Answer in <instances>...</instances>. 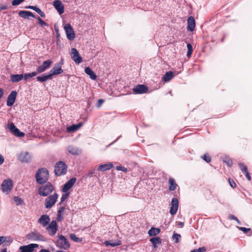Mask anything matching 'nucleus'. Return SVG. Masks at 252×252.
<instances>
[{"label": "nucleus", "instance_id": "nucleus-1", "mask_svg": "<svg viewBox=\"0 0 252 252\" xmlns=\"http://www.w3.org/2000/svg\"><path fill=\"white\" fill-rule=\"evenodd\" d=\"M48 171L45 168H41L37 170L35 174L36 182L40 185L45 183L48 180Z\"/></svg>", "mask_w": 252, "mask_h": 252}, {"label": "nucleus", "instance_id": "nucleus-2", "mask_svg": "<svg viewBox=\"0 0 252 252\" xmlns=\"http://www.w3.org/2000/svg\"><path fill=\"white\" fill-rule=\"evenodd\" d=\"M54 171L58 176L64 175L67 171V165L63 161H60L56 164Z\"/></svg>", "mask_w": 252, "mask_h": 252}, {"label": "nucleus", "instance_id": "nucleus-3", "mask_svg": "<svg viewBox=\"0 0 252 252\" xmlns=\"http://www.w3.org/2000/svg\"><path fill=\"white\" fill-rule=\"evenodd\" d=\"M54 187L52 185L48 183L45 185L40 187L38 189V193L42 196H46L52 192Z\"/></svg>", "mask_w": 252, "mask_h": 252}, {"label": "nucleus", "instance_id": "nucleus-4", "mask_svg": "<svg viewBox=\"0 0 252 252\" xmlns=\"http://www.w3.org/2000/svg\"><path fill=\"white\" fill-rule=\"evenodd\" d=\"M13 188V181L11 179H5L3 181L1 185L2 191L7 194L9 193Z\"/></svg>", "mask_w": 252, "mask_h": 252}, {"label": "nucleus", "instance_id": "nucleus-5", "mask_svg": "<svg viewBox=\"0 0 252 252\" xmlns=\"http://www.w3.org/2000/svg\"><path fill=\"white\" fill-rule=\"evenodd\" d=\"M57 246L63 250H67L70 247V244L67 239L63 235L59 236V240L57 241Z\"/></svg>", "mask_w": 252, "mask_h": 252}, {"label": "nucleus", "instance_id": "nucleus-6", "mask_svg": "<svg viewBox=\"0 0 252 252\" xmlns=\"http://www.w3.org/2000/svg\"><path fill=\"white\" fill-rule=\"evenodd\" d=\"M27 238L32 241H45L46 239L39 233L35 232H32L27 235Z\"/></svg>", "mask_w": 252, "mask_h": 252}, {"label": "nucleus", "instance_id": "nucleus-7", "mask_svg": "<svg viewBox=\"0 0 252 252\" xmlns=\"http://www.w3.org/2000/svg\"><path fill=\"white\" fill-rule=\"evenodd\" d=\"M58 197V194L54 193L52 195H50L45 199V206L47 209L51 208L56 202Z\"/></svg>", "mask_w": 252, "mask_h": 252}, {"label": "nucleus", "instance_id": "nucleus-8", "mask_svg": "<svg viewBox=\"0 0 252 252\" xmlns=\"http://www.w3.org/2000/svg\"><path fill=\"white\" fill-rule=\"evenodd\" d=\"M64 29L65 30L66 37L68 40H73L75 38L74 32L69 24H66L64 25Z\"/></svg>", "mask_w": 252, "mask_h": 252}, {"label": "nucleus", "instance_id": "nucleus-9", "mask_svg": "<svg viewBox=\"0 0 252 252\" xmlns=\"http://www.w3.org/2000/svg\"><path fill=\"white\" fill-rule=\"evenodd\" d=\"M71 56L72 60L77 64L82 62V57L79 55V52L75 48H72L71 50Z\"/></svg>", "mask_w": 252, "mask_h": 252}, {"label": "nucleus", "instance_id": "nucleus-10", "mask_svg": "<svg viewBox=\"0 0 252 252\" xmlns=\"http://www.w3.org/2000/svg\"><path fill=\"white\" fill-rule=\"evenodd\" d=\"M52 62L50 60H47L44 61L42 65L39 66L37 69L36 71L38 73H41L45 71L51 66Z\"/></svg>", "mask_w": 252, "mask_h": 252}, {"label": "nucleus", "instance_id": "nucleus-11", "mask_svg": "<svg viewBox=\"0 0 252 252\" xmlns=\"http://www.w3.org/2000/svg\"><path fill=\"white\" fill-rule=\"evenodd\" d=\"M37 244H30L28 245L21 246L19 248L20 252H32L35 248H38Z\"/></svg>", "mask_w": 252, "mask_h": 252}, {"label": "nucleus", "instance_id": "nucleus-12", "mask_svg": "<svg viewBox=\"0 0 252 252\" xmlns=\"http://www.w3.org/2000/svg\"><path fill=\"white\" fill-rule=\"evenodd\" d=\"M136 94H143L148 91V88L144 85H137L132 89Z\"/></svg>", "mask_w": 252, "mask_h": 252}, {"label": "nucleus", "instance_id": "nucleus-13", "mask_svg": "<svg viewBox=\"0 0 252 252\" xmlns=\"http://www.w3.org/2000/svg\"><path fill=\"white\" fill-rule=\"evenodd\" d=\"M8 128L10 130V131L16 136L22 137L25 135V133L21 132L19 129L15 126L13 123L9 124Z\"/></svg>", "mask_w": 252, "mask_h": 252}, {"label": "nucleus", "instance_id": "nucleus-14", "mask_svg": "<svg viewBox=\"0 0 252 252\" xmlns=\"http://www.w3.org/2000/svg\"><path fill=\"white\" fill-rule=\"evenodd\" d=\"M179 205V201L176 198H173L171 201V207L170 209V213L172 215H174L176 214Z\"/></svg>", "mask_w": 252, "mask_h": 252}, {"label": "nucleus", "instance_id": "nucleus-15", "mask_svg": "<svg viewBox=\"0 0 252 252\" xmlns=\"http://www.w3.org/2000/svg\"><path fill=\"white\" fill-rule=\"evenodd\" d=\"M17 96V92L15 91H12L9 95L8 96L6 101V104L8 106H12L15 101Z\"/></svg>", "mask_w": 252, "mask_h": 252}, {"label": "nucleus", "instance_id": "nucleus-16", "mask_svg": "<svg viewBox=\"0 0 252 252\" xmlns=\"http://www.w3.org/2000/svg\"><path fill=\"white\" fill-rule=\"evenodd\" d=\"M30 154L26 152H23L19 154L18 156V159L23 162H28L31 159Z\"/></svg>", "mask_w": 252, "mask_h": 252}, {"label": "nucleus", "instance_id": "nucleus-17", "mask_svg": "<svg viewBox=\"0 0 252 252\" xmlns=\"http://www.w3.org/2000/svg\"><path fill=\"white\" fill-rule=\"evenodd\" d=\"M76 181V179L75 177L71 178L68 181H67L64 185L62 189V190L63 192H66L69 189H70L73 185L75 184Z\"/></svg>", "mask_w": 252, "mask_h": 252}, {"label": "nucleus", "instance_id": "nucleus-18", "mask_svg": "<svg viewBox=\"0 0 252 252\" xmlns=\"http://www.w3.org/2000/svg\"><path fill=\"white\" fill-rule=\"evenodd\" d=\"M47 229L49 231V233L51 235L53 236L55 235L57 231V224L56 221L52 220L47 227Z\"/></svg>", "mask_w": 252, "mask_h": 252}, {"label": "nucleus", "instance_id": "nucleus-19", "mask_svg": "<svg viewBox=\"0 0 252 252\" xmlns=\"http://www.w3.org/2000/svg\"><path fill=\"white\" fill-rule=\"evenodd\" d=\"M53 5L58 11L59 14H62L64 12V6L63 4L61 1L59 0H56L53 2Z\"/></svg>", "mask_w": 252, "mask_h": 252}, {"label": "nucleus", "instance_id": "nucleus-20", "mask_svg": "<svg viewBox=\"0 0 252 252\" xmlns=\"http://www.w3.org/2000/svg\"><path fill=\"white\" fill-rule=\"evenodd\" d=\"M187 30L188 31L192 32L195 27V21L193 17H189L187 20Z\"/></svg>", "mask_w": 252, "mask_h": 252}, {"label": "nucleus", "instance_id": "nucleus-21", "mask_svg": "<svg viewBox=\"0 0 252 252\" xmlns=\"http://www.w3.org/2000/svg\"><path fill=\"white\" fill-rule=\"evenodd\" d=\"M67 150L70 154L73 155H79L81 153V150L77 147L70 145L67 147Z\"/></svg>", "mask_w": 252, "mask_h": 252}, {"label": "nucleus", "instance_id": "nucleus-22", "mask_svg": "<svg viewBox=\"0 0 252 252\" xmlns=\"http://www.w3.org/2000/svg\"><path fill=\"white\" fill-rule=\"evenodd\" d=\"M52 76L53 75H58L63 72V70L62 67L57 65L56 63L54 66L49 71Z\"/></svg>", "mask_w": 252, "mask_h": 252}, {"label": "nucleus", "instance_id": "nucleus-23", "mask_svg": "<svg viewBox=\"0 0 252 252\" xmlns=\"http://www.w3.org/2000/svg\"><path fill=\"white\" fill-rule=\"evenodd\" d=\"M50 220V217L47 215H43L38 219V222L42 224L43 226H46Z\"/></svg>", "mask_w": 252, "mask_h": 252}, {"label": "nucleus", "instance_id": "nucleus-24", "mask_svg": "<svg viewBox=\"0 0 252 252\" xmlns=\"http://www.w3.org/2000/svg\"><path fill=\"white\" fill-rule=\"evenodd\" d=\"M52 75L49 72L48 74H43L41 76H38L36 77L37 80L41 83L46 82L48 80H50L52 79Z\"/></svg>", "mask_w": 252, "mask_h": 252}, {"label": "nucleus", "instance_id": "nucleus-25", "mask_svg": "<svg viewBox=\"0 0 252 252\" xmlns=\"http://www.w3.org/2000/svg\"><path fill=\"white\" fill-rule=\"evenodd\" d=\"M150 241L152 243L154 249L157 248L158 245L161 244V239L159 237H152L150 239Z\"/></svg>", "mask_w": 252, "mask_h": 252}, {"label": "nucleus", "instance_id": "nucleus-26", "mask_svg": "<svg viewBox=\"0 0 252 252\" xmlns=\"http://www.w3.org/2000/svg\"><path fill=\"white\" fill-rule=\"evenodd\" d=\"M113 165L112 163H105L103 164H100L97 168V170L100 171H104L107 170H109L112 168Z\"/></svg>", "mask_w": 252, "mask_h": 252}, {"label": "nucleus", "instance_id": "nucleus-27", "mask_svg": "<svg viewBox=\"0 0 252 252\" xmlns=\"http://www.w3.org/2000/svg\"><path fill=\"white\" fill-rule=\"evenodd\" d=\"M104 244L107 247H114L120 245L121 244V242L119 240L116 241L113 240H109L105 241L104 242Z\"/></svg>", "mask_w": 252, "mask_h": 252}, {"label": "nucleus", "instance_id": "nucleus-28", "mask_svg": "<svg viewBox=\"0 0 252 252\" xmlns=\"http://www.w3.org/2000/svg\"><path fill=\"white\" fill-rule=\"evenodd\" d=\"M85 72L90 76V78L92 80H95L96 79V75L94 72V71L90 67H86L85 68Z\"/></svg>", "mask_w": 252, "mask_h": 252}, {"label": "nucleus", "instance_id": "nucleus-29", "mask_svg": "<svg viewBox=\"0 0 252 252\" xmlns=\"http://www.w3.org/2000/svg\"><path fill=\"white\" fill-rule=\"evenodd\" d=\"M24 78L23 74H12L10 76L11 81L13 83L19 82Z\"/></svg>", "mask_w": 252, "mask_h": 252}, {"label": "nucleus", "instance_id": "nucleus-30", "mask_svg": "<svg viewBox=\"0 0 252 252\" xmlns=\"http://www.w3.org/2000/svg\"><path fill=\"white\" fill-rule=\"evenodd\" d=\"M160 232L159 228L152 227L148 231L150 236H155L158 235Z\"/></svg>", "mask_w": 252, "mask_h": 252}, {"label": "nucleus", "instance_id": "nucleus-31", "mask_svg": "<svg viewBox=\"0 0 252 252\" xmlns=\"http://www.w3.org/2000/svg\"><path fill=\"white\" fill-rule=\"evenodd\" d=\"M169 190L170 191H174L176 189L177 187V185L175 183V181L174 179L172 178H170L169 179Z\"/></svg>", "mask_w": 252, "mask_h": 252}, {"label": "nucleus", "instance_id": "nucleus-32", "mask_svg": "<svg viewBox=\"0 0 252 252\" xmlns=\"http://www.w3.org/2000/svg\"><path fill=\"white\" fill-rule=\"evenodd\" d=\"M173 74L172 71L167 72L162 77V80L164 82H168L172 79L173 77Z\"/></svg>", "mask_w": 252, "mask_h": 252}, {"label": "nucleus", "instance_id": "nucleus-33", "mask_svg": "<svg viewBox=\"0 0 252 252\" xmlns=\"http://www.w3.org/2000/svg\"><path fill=\"white\" fill-rule=\"evenodd\" d=\"M64 210V207H61L58 211V217L57 220L58 221H61L63 220V217L62 214Z\"/></svg>", "mask_w": 252, "mask_h": 252}, {"label": "nucleus", "instance_id": "nucleus-34", "mask_svg": "<svg viewBox=\"0 0 252 252\" xmlns=\"http://www.w3.org/2000/svg\"><path fill=\"white\" fill-rule=\"evenodd\" d=\"M37 73H38L37 72V71L32 72L29 73H26L24 75V78L25 80H27L30 78L35 76V75H36Z\"/></svg>", "mask_w": 252, "mask_h": 252}, {"label": "nucleus", "instance_id": "nucleus-35", "mask_svg": "<svg viewBox=\"0 0 252 252\" xmlns=\"http://www.w3.org/2000/svg\"><path fill=\"white\" fill-rule=\"evenodd\" d=\"M26 8H30V9H32L34 10L39 15H40V16H44L43 13L41 11V10L39 8H37L36 6H29L28 7H27Z\"/></svg>", "mask_w": 252, "mask_h": 252}, {"label": "nucleus", "instance_id": "nucleus-36", "mask_svg": "<svg viewBox=\"0 0 252 252\" xmlns=\"http://www.w3.org/2000/svg\"><path fill=\"white\" fill-rule=\"evenodd\" d=\"M70 238L72 240L76 242H81L82 241V238L77 237L75 234H71Z\"/></svg>", "mask_w": 252, "mask_h": 252}, {"label": "nucleus", "instance_id": "nucleus-37", "mask_svg": "<svg viewBox=\"0 0 252 252\" xmlns=\"http://www.w3.org/2000/svg\"><path fill=\"white\" fill-rule=\"evenodd\" d=\"M187 48H188V52L187 56L189 58L192 52V46L190 43L187 44Z\"/></svg>", "mask_w": 252, "mask_h": 252}, {"label": "nucleus", "instance_id": "nucleus-38", "mask_svg": "<svg viewBox=\"0 0 252 252\" xmlns=\"http://www.w3.org/2000/svg\"><path fill=\"white\" fill-rule=\"evenodd\" d=\"M18 14L19 16H34L31 12L27 11H20Z\"/></svg>", "mask_w": 252, "mask_h": 252}, {"label": "nucleus", "instance_id": "nucleus-39", "mask_svg": "<svg viewBox=\"0 0 252 252\" xmlns=\"http://www.w3.org/2000/svg\"><path fill=\"white\" fill-rule=\"evenodd\" d=\"M77 126L76 125H72L67 127V131L68 132H74L77 130Z\"/></svg>", "mask_w": 252, "mask_h": 252}, {"label": "nucleus", "instance_id": "nucleus-40", "mask_svg": "<svg viewBox=\"0 0 252 252\" xmlns=\"http://www.w3.org/2000/svg\"><path fill=\"white\" fill-rule=\"evenodd\" d=\"M239 166L242 172L244 174L248 172L247 166H245L243 163H240L239 164Z\"/></svg>", "mask_w": 252, "mask_h": 252}, {"label": "nucleus", "instance_id": "nucleus-41", "mask_svg": "<svg viewBox=\"0 0 252 252\" xmlns=\"http://www.w3.org/2000/svg\"><path fill=\"white\" fill-rule=\"evenodd\" d=\"M181 235L177 233H174L172 236V239L173 241H175V243H178L179 239L181 238Z\"/></svg>", "mask_w": 252, "mask_h": 252}, {"label": "nucleus", "instance_id": "nucleus-42", "mask_svg": "<svg viewBox=\"0 0 252 252\" xmlns=\"http://www.w3.org/2000/svg\"><path fill=\"white\" fill-rule=\"evenodd\" d=\"M14 200L17 205L21 204L23 203V200L18 196H15Z\"/></svg>", "mask_w": 252, "mask_h": 252}, {"label": "nucleus", "instance_id": "nucleus-43", "mask_svg": "<svg viewBox=\"0 0 252 252\" xmlns=\"http://www.w3.org/2000/svg\"><path fill=\"white\" fill-rule=\"evenodd\" d=\"M223 161L228 165L229 167H231L232 165V159L228 158H226Z\"/></svg>", "mask_w": 252, "mask_h": 252}, {"label": "nucleus", "instance_id": "nucleus-44", "mask_svg": "<svg viewBox=\"0 0 252 252\" xmlns=\"http://www.w3.org/2000/svg\"><path fill=\"white\" fill-rule=\"evenodd\" d=\"M202 158H203V160H204L205 161H206L207 163H209L211 161V157H210L207 154H205L202 157Z\"/></svg>", "mask_w": 252, "mask_h": 252}, {"label": "nucleus", "instance_id": "nucleus-45", "mask_svg": "<svg viewBox=\"0 0 252 252\" xmlns=\"http://www.w3.org/2000/svg\"><path fill=\"white\" fill-rule=\"evenodd\" d=\"M65 193H63L62 194V197L61 198V202L60 204H61L62 202H63L65 199H66L69 195L68 192H64Z\"/></svg>", "mask_w": 252, "mask_h": 252}, {"label": "nucleus", "instance_id": "nucleus-46", "mask_svg": "<svg viewBox=\"0 0 252 252\" xmlns=\"http://www.w3.org/2000/svg\"><path fill=\"white\" fill-rule=\"evenodd\" d=\"M38 24L42 27H43L44 26H48V24L45 22L44 21H43L40 17H38Z\"/></svg>", "mask_w": 252, "mask_h": 252}, {"label": "nucleus", "instance_id": "nucleus-47", "mask_svg": "<svg viewBox=\"0 0 252 252\" xmlns=\"http://www.w3.org/2000/svg\"><path fill=\"white\" fill-rule=\"evenodd\" d=\"M240 230L243 231L244 233H247L251 230V228L243 227H237Z\"/></svg>", "mask_w": 252, "mask_h": 252}, {"label": "nucleus", "instance_id": "nucleus-48", "mask_svg": "<svg viewBox=\"0 0 252 252\" xmlns=\"http://www.w3.org/2000/svg\"><path fill=\"white\" fill-rule=\"evenodd\" d=\"M116 170L118 171H122L124 172H126L127 171V169L126 168L122 166H118L116 167Z\"/></svg>", "mask_w": 252, "mask_h": 252}, {"label": "nucleus", "instance_id": "nucleus-49", "mask_svg": "<svg viewBox=\"0 0 252 252\" xmlns=\"http://www.w3.org/2000/svg\"><path fill=\"white\" fill-rule=\"evenodd\" d=\"M25 0H13L12 4L14 6L18 5L24 1Z\"/></svg>", "mask_w": 252, "mask_h": 252}, {"label": "nucleus", "instance_id": "nucleus-50", "mask_svg": "<svg viewBox=\"0 0 252 252\" xmlns=\"http://www.w3.org/2000/svg\"><path fill=\"white\" fill-rule=\"evenodd\" d=\"M228 181H229V185L230 186L233 188H235L236 187V184L234 182V181L233 180H231L230 179H228Z\"/></svg>", "mask_w": 252, "mask_h": 252}, {"label": "nucleus", "instance_id": "nucleus-51", "mask_svg": "<svg viewBox=\"0 0 252 252\" xmlns=\"http://www.w3.org/2000/svg\"><path fill=\"white\" fill-rule=\"evenodd\" d=\"M7 8V5L6 4H0V11L5 10Z\"/></svg>", "mask_w": 252, "mask_h": 252}, {"label": "nucleus", "instance_id": "nucleus-52", "mask_svg": "<svg viewBox=\"0 0 252 252\" xmlns=\"http://www.w3.org/2000/svg\"><path fill=\"white\" fill-rule=\"evenodd\" d=\"M6 238L4 236L0 237V245L6 241Z\"/></svg>", "mask_w": 252, "mask_h": 252}, {"label": "nucleus", "instance_id": "nucleus-53", "mask_svg": "<svg viewBox=\"0 0 252 252\" xmlns=\"http://www.w3.org/2000/svg\"><path fill=\"white\" fill-rule=\"evenodd\" d=\"M103 102H104V100H103L102 99H99L97 101V107H99L102 105V104L103 103Z\"/></svg>", "mask_w": 252, "mask_h": 252}, {"label": "nucleus", "instance_id": "nucleus-54", "mask_svg": "<svg viewBox=\"0 0 252 252\" xmlns=\"http://www.w3.org/2000/svg\"><path fill=\"white\" fill-rule=\"evenodd\" d=\"M229 219L230 220H237V218L236 217H235L234 215H230L228 217Z\"/></svg>", "mask_w": 252, "mask_h": 252}, {"label": "nucleus", "instance_id": "nucleus-55", "mask_svg": "<svg viewBox=\"0 0 252 252\" xmlns=\"http://www.w3.org/2000/svg\"><path fill=\"white\" fill-rule=\"evenodd\" d=\"M4 161L3 157L0 154V165H1Z\"/></svg>", "mask_w": 252, "mask_h": 252}, {"label": "nucleus", "instance_id": "nucleus-56", "mask_svg": "<svg viewBox=\"0 0 252 252\" xmlns=\"http://www.w3.org/2000/svg\"><path fill=\"white\" fill-rule=\"evenodd\" d=\"M63 59L62 58L61 61L58 63H57L56 64L62 67V66L63 65Z\"/></svg>", "mask_w": 252, "mask_h": 252}, {"label": "nucleus", "instance_id": "nucleus-57", "mask_svg": "<svg viewBox=\"0 0 252 252\" xmlns=\"http://www.w3.org/2000/svg\"><path fill=\"white\" fill-rule=\"evenodd\" d=\"M245 175L247 178V179L249 180V181H250L251 180V177L250 176V175L249 174V172H246V173H245Z\"/></svg>", "mask_w": 252, "mask_h": 252}, {"label": "nucleus", "instance_id": "nucleus-58", "mask_svg": "<svg viewBox=\"0 0 252 252\" xmlns=\"http://www.w3.org/2000/svg\"><path fill=\"white\" fill-rule=\"evenodd\" d=\"M0 252H7V248L3 245L0 249Z\"/></svg>", "mask_w": 252, "mask_h": 252}, {"label": "nucleus", "instance_id": "nucleus-59", "mask_svg": "<svg viewBox=\"0 0 252 252\" xmlns=\"http://www.w3.org/2000/svg\"><path fill=\"white\" fill-rule=\"evenodd\" d=\"M94 171H95V169H92L91 170H90L89 173H88V176H92L93 174L94 173Z\"/></svg>", "mask_w": 252, "mask_h": 252}, {"label": "nucleus", "instance_id": "nucleus-60", "mask_svg": "<svg viewBox=\"0 0 252 252\" xmlns=\"http://www.w3.org/2000/svg\"><path fill=\"white\" fill-rule=\"evenodd\" d=\"M199 252H204L206 251V248L204 247L199 248V249H197Z\"/></svg>", "mask_w": 252, "mask_h": 252}, {"label": "nucleus", "instance_id": "nucleus-61", "mask_svg": "<svg viewBox=\"0 0 252 252\" xmlns=\"http://www.w3.org/2000/svg\"><path fill=\"white\" fill-rule=\"evenodd\" d=\"M3 94V91L2 89L0 88V98L2 97Z\"/></svg>", "mask_w": 252, "mask_h": 252}, {"label": "nucleus", "instance_id": "nucleus-62", "mask_svg": "<svg viewBox=\"0 0 252 252\" xmlns=\"http://www.w3.org/2000/svg\"><path fill=\"white\" fill-rule=\"evenodd\" d=\"M76 126H77V128L78 129L82 126V124L81 123H79V124L76 125Z\"/></svg>", "mask_w": 252, "mask_h": 252}, {"label": "nucleus", "instance_id": "nucleus-63", "mask_svg": "<svg viewBox=\"0 0 252 252\" xmlns=\"http://www.w3.org/2000/svg\"><path fill=\"white\" fill-rule=\"evenodd\" d=\"M39 252H51L50 251H49V250H45V249H42Z\"/></svg>", "mask_w": 252, "mask_h": 252}, {"label": "nucleus", "instance_id": "nucleus-64", "mask_svg": "<svg viewBox=\"0 0 252 252\" xmlns=\"http://www.w3.org/2000/svg\"><path fill=\"white\" fill-rule=\"evenodd\" d=\"M190 252H199L198 249H195V250L191 251Z\"/></svg>", "mask_w": 252, "mask_h": 252}]
</instances>
